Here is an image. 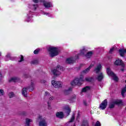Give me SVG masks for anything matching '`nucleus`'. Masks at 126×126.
Returning <instances> with one entry per match:
<instances>
[{
  "instance_id": "1",
  "label": "nucleus",
  "mask_w": 126,
  "mask_h": 126,
  "mask_svg": "<svg viewBox=\"0 0 126 126\" xmlns=\"http://www.w3.org/2000/svg\"><path fill=\"white\" fill-rule=\"evenodd\" d=\"M48 51L51 58H54V57H56L59 55V49L56 47L51 46L48 48Z\"/></svg>"
},
{
  "instance_id": "2",
  "label": "nucleus",
  "mask_w": 126,
  "mask_h": 126,
  "mask_svg": "<svg viewBox=\"0 0 126 126\" xmlns=\"http://www.w3.org/2000/svg\"><path fill=\"white\" fill-rule=\"evenodd\" d=\"M83 81H84L83 76L81 75L80 77L75 78V79L71 82V85H72L73 86L78 85L79 86L82 84Z\"/></svg>"
},
{
  "instance_id": "3",
  "label": "nucleus",
  "mask_w": 126,
  "mask_h": 126,
  "mask_svg": "<svg viewBox=\"0 0 126 126\" xmlns=\"http://www.w3.org/2000/svg\"><path fill=\"white\" fill-rule=\"evenodd\" d=\"M106 72L109 76H111L112 77H113V80L115 81H118V77L116 76V74H115V73H114V72H113L112 70H111V69L110 68H107Z\"/></svg>"
},
{
  "instance_id": "4",
  "label": "nucleus",
  "mask_w": 126,
  "mask_h": 126,
  "mask_svg": "<svg viewBox=\"0 0 126 126\" xmlns=\"http://www.w3.org/2000/svg\"><path fill=\"white\" fill-rule=\"evenodd\" d=\"M62 66H61L60 65H57L56 69H54L52 70V73H53L54 75H60L61 73V70H62Z\"/></svg>"
},
{
  "instance_id": "5",
  "label": "nucleus",
  "mask_w": 126,
  "mask_h": 126,
  "mask_svg": "<svg viewBox=\"0 0 126 126\" xmlns=\"http://www.w3.org/2000/svg\"><path fill=\"white\" fill-rule=\"evenodd\" d=\"M51 83L55 88H62L63 87V83L62 82L53 80Z\"/></svg>"
},
{
  "instance_id": "6",
  "label": "nucleus",
  "mask_w": 126,
  "mask_h": 126,
  "mask_svg": "<svg viewBox=\"0 0 126 126\" xmlns=\"http://www.w3.org/2000/svg\"><path fill=\"white\" fill-rule=\"evenodd\" d=\"M38 120H40V122H39V126H47L48 123H47V121H46V119L43 118L42 116L39 115L38 116Z\"/></svg>"
},
{
  "instance_id": "7",
  "label": "nucleus",
  "mask_w": 126,
  "mask_h": 126,
  "mask_svg": "<svg viewBox=\"0 0 126 126\" xmlns=\"http://www.w3.org/2000/svg\"><path fill=\"white\" fill-rule=\"evenodd\" d=\"M78 59V56L77 55H76L75 57V58L73 57H70L69 58H67L66 60V63H73L75 62L76 60Z\"/></svg>"
},
{
  "instance_id": "8",
  "label": "nucleus",
  "mask_w": 126,
  "mask_h": 126,
  "mask_svg": "<svg viewBox=\"0 0 126 126\" xmlns=\"http://www.w3.org/2000/svg\"><path fill=\"white\" fill-rule=\"evenodd\" d=\"M122 103H123V101L122 100L117 99L116 100H114L112 102L110 103L109 108H114V107H115V105H116V104L117 105H118L119 104H122Z\"/></svg>"
},
{
  "instance_id": "9",
  "label": "nucleus",
  "mask_w": 126,
  "mask_h": 126,
  "mask_svg": "<svg viewBox=\"0 0 126 126\" xmlns=\"http://www.w3.org/2000/svg\"><path fill=\"white\" fill-rule=\"evenodd\" d=\"M107 105L108 101L105 99L100 104L99 109H100V110H105V109L107 108Z\"/></svg>"
},
{
  "instance_id": "10",
  "label": "nucleus",
  "mask_w": 126,
  "mask_h": 126,
  "mask_svg": "<svg viewBox=\"0 0 126 126\" xmlns=\"http://www.w3.org/2000/svg\"><path fill=\"white\" fill-rule=\"evenodd\" d=\"M115 64L116 65H121L122 67H125V63L121 59L117 60L115 62Z\"/></svg>"
},
{
  "instance_id": "11",
  "label": "nucleus",
  "mask_w": 126,
  "mask_h": 126,
  "mask_svg": "<svg viewBox=\"0 0 126 126\" xmlns=\"http://www.w3.org/2000/svg\"><path fill=\"white\" fill-rule=\"evenodd\" d=\"M27 90H30V91H33L35 89V84L34 82L32 81L31 83V86L27 87Z\"/></svg>"
},
{
  "instance_id": "12",
  "label": "nucleus",
  "mask_w": 126,
  "mask_h": 126,
  "mask_svg": "<svg viewBox=\"0 0 126 126\" xmlns=\"http://www.w3.org/2000/svg\"><path fill=\"white\" fill-rule=\"evenodd\" d=\"M86 54H87V50L85 49V48H83V49L80 51V54H78L76 56H77L78 58L79 57V56H80V55L81 56H84L85 57Z\"/></svg>"
},
{
  "instance_id": "13",
  "label": "nucleus",
  "mask_w": 126,
  "mask_h": 126,
  "mask_svg": "<svg viewBox=\"0 0 126 126\" xmlns=\"http://www.w3.org/2000/svg\"><path fill=\"white\" fill-rule=\"evenodd\" d=\"M102 69V65L101 64H98L97 66L96 67H95L94 69V71L96 73H98V72H100V71Z\"/></svg>"
},
{
  "instance_id": "14",
  "label": "nucleus",
  "mask_w": 126,
  "mask_h": 126,
  "mask_svg": "<svg viewBox=\"0 0 126 126\" xmlns=\"http://www.w3.org/2000/svg\"><path fill=\"white\" fill-rule=\"evenodd\" d=\"M43 5L45 7L48 8V7H51L52 6V3L50 2H48L47 1L43 0Z\"/></svg>"
},
{
  "instance_id": "15",
  "label": "nucleus",
  "mask_w": 126,
  "mask_h": 126,
  "mask_svg": "<svg viewBox=\"0 0 126 126\" xmlns=\"http://www.w3.org/2000/svg\"><path fill=\"white\" fill-rule=\"evenodd\" d=\"M9 82H18L19 81V78L14 77L11 78L9 80Z\"/></svg>"
},
{
  "instance_id": "16",
  "label": "nucleus",
  "mask_w": 126,
  "mask_h": 126,
  "mask_svg": "<svg viewBox=\"0 0 126 126\" xmlns=\"http://www.w3.org/2000/svg\"><path fill=\"white\" fill-rule=\"evenodd\" d=\"M56 117L59 119H63V112H59L56 113Z\"/></svg>"
},
{
  "instance_id": "17",
  "label": "nucleus",
  "mask_w": 126,
  "mask_h": 126,
  "mask_svg": "<svg viewBox=\"0 0 126 126\" xmlns=\"http://www.w3.org/2000/svg\"><path fill=\"white\" fill-rule=\"evenodd\" d=\"M89 90H90V87L86 86L82 89L81 92H82V93L88 92V91H89Z\"/></svg>"
},
{
  "instance_id": "18",
  "label": "nucleus",
  "mask_w": 126,
  "mask_h": 126,
  "mask_svg": "<svg viewBox=\"0 0 126 126\" xmlns=\"http://www.w3.org/2000/svg\"><path fill=\"white\" fill-rule=\"evenodd\" d=\"M22 94L24 97H27V88H24L23 89Z\"/></svg>"
},
{
  "instance_id": "19",
  "label": "nucleus",
  "mask_w": 126,
  "mask_h": 126,
  "mask_svg": "<svg viewBox=\"0 0 126 126\" xmlns=\"http://www.w3.org/2000/svg\"><path fill=\"white\" fill-rule=\"evenodd\" d=\"M96 79L98 80V81H101L104 78V75L102 73H99V75L96 77Z\"/></svg>"
},
{
  "instance_id": "20",
  "label": "nucleus",
  "mask_w": 126,
  "mask_h": 126,
  "mask_svg": "<svg viewBox=\"0 0 126 126\" xmlns=\"http://www.w3.org/2000/svg\"><path fill=\"white\" fill-rule=\"evenodd\" d=\"M32 120L29 119V118H27L26 119V122H25V125L26 126H30V123H32Z\"/></svg>"
},
{
  "instance_id": "21",
  "label": "nucleus",
  "mask_w": 126,
  "mask_h": 126,
  "mask_svg": "<svg viewBox=\"0 0 126 126\" xmlns=\"http://www.w3.org/2000/svg\"><path fill=\"white\" fill-rule=\"evenodd\" d=\"M94 65L93 64H91L88 68H87V69H86L85 70H84L83 72H84V73H87L88 72H89L90 69L91 68H92V67H93Z\"/></svg>"
},
{
  "instance_id": "22",
  "label": "nucleus",
  "mask_w": 126,
  "mask_h": 126,
  "mask_svg": "<svg viewBox=\"0 0 126 126\" xmlns=\"http://www.w3.org/2000/svg\"><path fill=\"white\" fill-rule=\"evenodd\" d=\"M92 55H93V52L92 51H90L89 52H87L85 57L88 59V58H90L91 57H92Z\"/></svg>"
},
{
  "instance_id": "23",
  "label": "nucleus",
  "mask_w": 126,
  "mask_h": 126,
  "mask_svg": "<svg viewBox=\"0 0 126 126\" xmlns=\"http://www.w3.org/2000/svg\"><path fill=\"white\" fill-rule=\"evenodd\" d=\"M70 91H71V88H69L68 90H64L63 91V93L64 95H68L70 93Z\"/></svg>"
},
{
  "instance_id": "24",
  "label": "nucleus",
  "mask_w": 126,
  "mask_h": 126,
  "mask_svg": "<svg viewBox=\"0 0 126 126\" xmlns=\"http://www.w3.org/2000/svg\"><path fill=\"white\" fill-rule=\"evenodd\" d=\"M75 118V115L74 114H73L72 115V117L70 120V121L67 122L66 125H68V124H70V123H72V122H73V121H74V119Z\"/></svg>"
},
{
  "instance_id": "25",
  "label": "nucleus",
  "mask_w": 126,
  "mask_h": 126,
  "mask_svg": "<svg viewBox=\"0 0 126 126\" xmlns=\"http://www.w3.org/2000/svg\"><path fill=\"white\" fill-rule=\"evenodd\" d=\"M125 53H126V50L124 49L119 50V53L121 57H124Z\"/></svg>"
},
{
  "instance_id": "26",
  "label": "nucleus",
  "mask_w": 126,
  "mask_h": 126,
  "mask_svg": "<svg viewBox=\"0 0 126 126\" xmlns=\"http://www.w3.org/2000/svg\"><path fill=\"white\" fill-rule=\"evenodd\" d=\"M65 113L67 114V116H68L70 114V107H67L66 108Z\"/></svg>"
},
{
  "instance_id": "27",
  "label": "nucleus",
  "mask_w": 126,
  "mask_h": 126,
  "mask_svg": "<svg viewBox=\"0 0 126 126\" xmlns=\"http://www.w3.org/2000/svg\"><path fill=\"white\" fill-rule=\"evenodd\" d=\"M126 85L125 87L122 90L121 92V94L123 97H125V94L126 93Z\"/></svg>"
},
{
  "instance_id": "28",
  "label": "nucleus",
  "mask_w": 126,
  "mask_h": 126,
  "mask_svg": "<svg viewBox=\"0 0 126 126\" xmlns=\"http://www.w3.org/2000/svg\"><path fill=\"white\" fill-rule=\"evenodd\" d=\"M89 124H88V121H87V120H85L83 122V123L82 124V126H88Z\"/></svg>"
},
{
  "instance_id": "29",
  "label": "nucleus",
  "mask_w": 126,
  "mask_h": 126,
  "mask_svg": "<svg viewBox=\"0 0 126 126\" xmlns=\"http://www.w3.org/2000/svg\"><path fill=\"white\" fill-rule=\"evenodd\" d=\"M32 20V16L30 15V14L28 15L27 21L28 22H30Z\"/></svg>"
},
{
  "instance_id": "30",
  "label": "nucleus",
  "mask_w": 126,
  "mask_h": 126,
  "mask_svg": "<svg viewBox=\"0 0 126 126\" xmlns=\"http://www.w3.org/2000/svg\"><path fill=\"white\" fill-rule=\"evenodd\" d=\"M93 126H101V123L99 121H97L95 124H93Z\"/></svg>"
},
{
  "instance_id": "31",
  "label": "nucleus",
  "mask_w": 126,
  "mask_h": 126,
  "mask_svg": "<svg viewBox=\"0 0 126 126\" xmlns=\"http://www.w3.org/2000/svg\"><path fill=\"white\" fill-rule=\"evenodd\" d=\"M92 78L91 77H86L85 78L86 81H87L88 82H90L92 81Z\"/></svg>"
},
{
  "instance_id": "32",
  "label": "nucleus",
  "mask_w": 126,
  "mask_h": 126,
  "mask_svg": "<svg viewBox=\"0 0 126 126\" xmlns=\"http://www.w3.org/2000/svg\"><path fill=\"white\" fill-rule=\"evenodd\" d=\"M37 7H38V5L37 4H33L32 6V8L33 10H36V8H37Z\"/></svg>"
},
{
  "instance_id": "33",
  "label": "nucleus",
  "mask_w": 126,
  "mask_h": 126,
  "mask_svg": "<svg viewBox=\"0 0 126 126\" xmlns=\"http://www.w3.org/2000/svg\"><path fill=\"white\" fill-rule=\"evenodd\" d=\"M3 95H4V91L3 90H0V96H3Z\"/></svg>"
},
{
  "instance_id": "34",
  "label": "nucleus",
  "mask_w": 126,
  "mask_h": 126,
  "mask_svg": "<svg viewBox=\"0 0 126 126\" xmlns=\"http://www.w3.org/2000/svg\"><path fill=\"white\" fill-rule=\"evenodd\" d=\"M9 96L10 98H12V97H14V94L13 92H11L9 94Z\"/></svg>"
},
{
  "instance_id": "35",
  "label": "nucleus",
  "mask_w": 126,
  "mask_h": 126,
  "mask_svg": "<svg viewBox=\"0 0 126 126\" xmlns=\"http://www.w3.org/2000/svg\"><path fill=\"white\" fill-rule=\"evenodd\" d=\"M32 64H37V63H38V61L37 60L32 61Z\"/></svg>"
},
{
  "instance_id": "36",
  "label": "nucleus",
  "mask_w": 126,
  "mask_h": 126,
  "mask_svg": "<svg viewBox=\"0 0 126 126\" xmlns=\"http://www.w3.org/2000/svg\"><path fill=\"white\" fill-rule=\"evenodd\" d=\"M20 60H19V63H21V62H23L24 61V58L22 56V55H21L20 57Z\"/></svg>"
},
{
  "instance_id": "37",
  "label": "nucleus",
  "mask_w": 126,
  "mask_h": 126,
  "mask_svg": "<svg viewBox=\"0 0 126 126\" xmlns=\"http://www.w3.org/2000/svg\"><path fill=\"white\" fill-rule=\"evenodd\" d=\"M115 50V48L113 47L112 48L110 51H109V54H112L113 52H114V50Z\"/></svg>"
},
{
  "instance_id": "38",
  "label": "nucleus",
  "mask_w": 126,
  "mask_h": 126,
  "mask_svg": "<svg viewBox=\"0 0 126 126\" xmlns=\"http://www.w3.org/2000/svg\"><path fill=\"white\" fill-rule=\"evenodd\" d=\"M39 49H36L34 51L33 53L35 54V55H37L38 53H39Z\"/></svg>"
},
{
  "instance_id": "39",
  "label": "nucleus",
  "mask_w": 126,
  "mask_h": 126,
  "mask_svg": "<svg viewBox=\"0 0 126 126\" xmlns=\"http://www.w3.org/2000/svg\"><path fill=\"white\" fill-rule=\"evenodd\" d=\"M47 104L48 105V109H49V110H51V109H52V107H51V104L50 103V101H48Z\"/></svg>"
},
{
  "instance_id": "40",
  "label": "nucleus",
  "mask_w": 126,
  "mask_h": 126,
  "mask_svg": "<svg viewBox=\"0 0 126 126\" xmlns=\"http://www.w3.org/2000/svg\"><path fill=\"white\" fill-rule=\"evenodd\" d=\"M44 95L45 96H50V93L48 92H45Z\"/></svg>"
},
{
  "instance_id": "41",
  "label": "nucleus",
  "mask_w": 126,
  "mask_h": 126,
  "mask_svg": "<svg viewBox=\"0 0 126 126\" xmlns=\"http://www.w3.org/2000/svg\"><path fill=\"white\" fill-rule=\"evenodd\" d=\"M43 14H44V15H48V16H50V14H49L48 13H46L45 12H43Z\"/></svg>"
},
{
  "instance_id": "42",
  "label": "nucleus",
  "mask_w": 126,
  "mask_h": 126,
  "mask_svg": "<svg viewBox=\"0 0 126 126\" xmlns=\"http://www.w3.org/2000/svg\"><path fill=\"white\" fill-rule=\"evenodd\" d=\"M54 99H55V98L53 96H51L50 97H49L50 101H52L54 100Z\"/></svg>"
},
{
  "instance_id": "43",
  "label": "nucleus",
  "mask_w": 126,
  "mask_h": 126,
  "mask_svg": "<svg viewBox=\"0 0 126 126\" xmlns=\"http://www.w3.org/2000/svg\"><path fill=\"white\" fill-rule=\"evenodd\" d=\"M79 116H80V113L78 112V116H77V119H76L77 121V120H78V119H79Z\"/></svg>"
},
{
  "instance_id": "44",
  "label": "nucleus",
  "mask_w": 126,
  "mask_h": 126,
  "mask_svg": "<svg viewBox=\"0 0 126 126\" xmlns=\"http://www.w3.org/2000/svg\"><path fill=\"white\" fill-rule=\"evenodd\" d=\"M46 82H47V81H46V80H41V83H46Z\"/></svg>"
},
{
  "instance_id": "45",
  "label": "nucleus",
  "mask_w": 126,
  "mask_h": 126,
  "mask_svg": "<svg viewBox=\"0 0 126 126\" xmlns=\"http://www.w3.org/2000/svg\"><path fill=\"white\" fill-rule=\"evenodd\" d=\"M32 1H33V2H34L35 3H38V0H32Z\"/></svg>"
},
{
  "instance_id": "46",
  "label": "nucleus",
  "mask_w": 126,
  "mask_h": 126,
  "mask_svg": "<svg viewBox=\"0 0 126 126\" xmlns=\"http://www.w3.org/2000/svg\"><path fill=\"white\" fill-rule=\"evenodd\" d=\"M83 103L85 106H87V102L86 101H84Z\"/></svg>"
},
{
  "instance_id": "47",
  "label": "nucleus",
  "mask_w": 126,
  "mask_h": 126,
  "mask_svg": "<svg viewBox=\"0 0 126 126\" xmlns=\"http://www.w3.org/2000/svg\"><path fill=\"white\" fill-rule=\"evenodd\" d=\"M0 77H2V75L0 73Z\"/></svg>"
},
{
  "instance_id": "48",
  "label": "nucleus",
  "mask_w": 126,
  "mask_h": 126,
  "mask_svg": "<svg viewBox=\"0 0 126 126\" xmlns=\"http://www.w3.org/2000/svg\"><path fill=\"white\" fill-rule=\"evenodd\" d=\"M121 71H124V68L121 69Z\"/></svg>"
},
{
  "instance_id": "49",
  "label": "nucleus",
  "mask_w": 126,
  "mask_h": 126,
  "mask_svg": "<svg viewBox=\"0 0 126 126\" xmlns=\"http://www.w3.org/2000/svg\"><path fill=\"white\" fill-rule=\"evenodd\" d=\"M0 56H1V53L0 52Z\"/></svg>"
}]
</instances>
